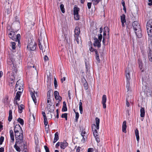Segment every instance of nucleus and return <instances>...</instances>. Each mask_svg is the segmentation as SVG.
<instances>
[{"instance_id": "49530a36", "label": "nucleus", "mask_w": 152, "mask_h": 152, "mask_svg": "<svg viewBox=\"0 0 152 152\" xmlns=\"http://www.w3.org/2000/svg\"><path fill=\"white\" fill-rule=\"evenodd\" d=\"M54 85L55 88L58 86L57 82L55 78H54Z\"/></svg>"}, {"instance_id": "c85d7f7f", "label": "nucleus", "mask_w": 152, "mask_h": 152, "mask_svg": "<svg viewBox=\"0 0 152 152\" xmlns=\"http://www.w3.org/2000/svg\"><path fill=\"white\" fill-rule=\"evenodd\" d=\"M135 133L136 137L137 140V141L139 142L140 140V137L139 136V131L137 129L135 130Z\"/></svg>"}, {"instance_id": "aec40b11", "label": "nucleus", "mask_w": 152, "mask_h": 152, "mask_svg": "<svg viewBox=\"0 0 152 152\" xmlns=\"http://www.w3.org/2000/svg\"><path fill=\"white\" fill-rule=\"evenodd\" d=\"M54 94L55 98L56 100L61 101L62 98L59 95V94L58 91H56L54 92Z\"/></svg>"}, {"instance_id": "c9c22d12", "label": "nucleus", "mask_w": 152, "mask_h": 152, "mask_svg": "<svg viewBox=\"0 0 152 152\" xmlns=\"http://www.w3.org/2000/svg\"><path fill=\"white\" fill-rule=\"evenodd\" d=\"M104 33H103V38H106V37L105 36H106V31L105 30H107L108 31V33L109 32V30L108 28L107 27H105L104 28Z\"/></svg>"}, {"instance_id": "ddd939ff", "label": "nucleus", "mask_w": 152, "mask_h": 152, "mask_svg": "<svg viewBox=\"0 0 152 152\" xmlns=\"http://www.w3.org/2000/svg\"><path fill=\"white\" fill-rule=\"evenodd\" d=\"M15 134L22 132L21 128L19 124H17L15 125L14 129Z\"/></svg>"}, {"instance_id": "2f4dec72", "label": "nucleus", "mask_w": 152, "mask_h": 152, "mask_svg": "<svg viewBox=\"0 0 152 152\" xmlns=\"http://www.w3.org/2000/svg\"><path fill=\"white\" fill-rule=\"evenodd\" d=\"M82 103L81 102V100H80L79 102V109L80 110V112L81 114H82L83 113V107H82Z\"/></svg>"}, {"instance_id": "09e8293b", "label": "nucleus", "mask_w": 152, "mask_h": 152, "mask_svg": "<svg viewBox=\"0 0 152 152\" xmlns=\"http://www.w3.org/2000/svg\"><path fill=\"white\" fill-rule=\"evenodd\" d=\"M4 137L1 136L0 138V145H2L4 140Z\"/></svg>"}, {"instance_id": "e433bc0d", "label": "nucleus", "mask_w": 152, "mask_h": 152, "mask_svg": "<svg viewBox=\"0 0 152 152\" xmlns=\"http://www.w3.org/2000/svg\"><path fill=\"white\" fill-rule=\"evenodd\" d=\"M24 106L23 104H21L20 106H18V112L20 113H21L22 112V109Z\"/></svg>"}, {"instance_id": "5701e85b", "label": "nucleus", "mask_w": 152, "mask_h": 152, "mask_svg": "<svg viewBox=\"0 0 152 152\" xmlns=\"http://www.w3.org/2000/svg\"><path fill=\"white\" fill-rule=\"evenodd\" d=\"M10 136L11 139V142H13L14 141V133L12 130H10Z\"/></svg>"}, {"instance_id": "9d476101", "label": "nucleus", "mask_w": 152, "mask_h": 152, "mask_svg": "<svg viewBox=\"0 0 152 152\" xmlns=\"http://www.w3.org/2000/svg\"><path fill=\"white\" fill-rule=\"evenodd\" d=\"M27 47L31 50H34L36 48V45L35 42H31L28 44Z\"/></svg>"}, {"instance_id": "6e6552de", "label": "nucleus", "mask_w": 152, "mask_h": 152, "mask_svg": "<svg viewBox=\"0 0 152 152\" xmlns=\"http://www.w3.org/2000/svg\"><path fill=\"white\" fill-rule=\"evenodd\" d=\"M146 28L148 36L150 37H152V21L151 20H149L147 22Z\"/></svg>"}, {"instance_id": "4468645a", "label": "nucleus", "mask_w": 152, "mask_h": 152, "mask_svg": "<svg viewBox=\"0 0 152 152\" xmlns=\"http://www.w3.org/2000/svg\"><path fill=\"white\" fill-rule=\"evenodd\" d=\"M102 99V104L103 108L104 109L106 108V103L107 101V97L105 95H103Z\"/></svg>"}, {"instance_id": "8fccbe9b", "label": "nucleus", "mask_w": 152, "mask_h": 152, "mask_svg": "<svg viewBox=\"0 0 152 152\" xmlns=\"http://www.w3.org/2000/svg\"><path fill=\"white\" fill-rule=\"evenodd\" d=\"M44 125H45V126H47V125L48 124V122L47 120V118H44Z\"/></svg>"}, {"instance_id": "864d4df0", "label": "nucleus", "mask_w": 152, "mask_h": 152, "mask_svg": "<svg viewBox=\"0 0 152 152\" xmlns=\"http://www.w3.org/2000/svg\"><path fill=\"white\" fill-rule=\"evenodd\" d=\"M91 2H88L87 3V6L88 9H90L91 8Z\"/></svg>"}, {"instance_id": "9b49d317", "label": "nucleus", "mask_w": 152, "mask_h": 152, "mask_svg": "<svg viewBox=\"0 0 152 152\" xmlns=\"http://www.w3.org/2000/svg\"><path fill=\"white\" fill-rule=\"evenodd\" d=\"M30 94L32 99L34 102L35 105L37 104V99L35 95V94H36V95H37V92H35L34 91L33 89H31L30 90Z\"/></svg>"}, {"instance_id": "5fc2aeb1", "label": "nucleus", "mask_w": 152, "mask_h": 152, "mask_svg": "<svg viewBox=\"0 0 152 152\" xmlns=\"http://www.w3.org/2000/svg\"><path fill=\"white\" fill-rule=\"evenodd\" d=\"M42 114L43 116L44 119V118L45 119V118H47V117H46V114L45 112H42Z\"/></svg>"}, {"instance_id": "0e129e2a", "label": "nucleus", "mask_w": 152, "mask_h": 152, "mask_svg": "<svg viewBox=\"0 0 152 152\" xmlns=\"http://www.w3.org/2000/svg\"><path fill=\"white\" fill-rule=\"evenodd\" d=\"M105 38H103L102 42L103 44L104 45L105 43Z\"/></svg>"}, {"instance_id": "774afa93", "label": "nucleus", "mask_w": 152, "mask_h": 152, "mask_svg": "<svg viewBox=\"0 0 152 152\" xmlns=\"http://www.w3.org/2000/svg\"><path fill=\"white\" fill-rule=\"evenodd\" d=\"M121 4H122L123 7L125 6L124 1L123 0L122 1Z\"/></svg>"}, {"instance_id": "423d86ee", "label": "nucleus", "mask_w": 152, "mask_h": 152, "mask_svg": "<svg viewBox=\"0 0 152 152\" xmlns=\"http://www.w3.org/2000/svg\"><path fill=\"white\" fill-rule=\"evenodd\" d=\"M98 36V39L96 38H94V45L95 46H97L98 48L101 47L100 42L101 41L102 38V35L101 34H99Z\"/></svg>"}, {"instance_id": "79ce46f5", "label": "nucleus", "mask_w": 152, "mask_h": 152, "mask_svg": "<svg viewBox=\"0 0 152 152\" xmlns=\"http://www.w3.org/2000/svg\"><path fill=\"white\" fill-rule=\"evenodd\" d=\"M74 18L76 20H78L79 19V15L78 13L74 14Z\"/></svg>"}, {"instance_id": "052dcab7", "label": "nucleus", "mask_w": 152, "mask_h": 152, "mask_svg": "<svg viewBox=\"0 0 152 152\" xmlns=\"http://www.w3.org/2000/svg\"><path fill=\"white\" fill-rule=\"evenodd\" d=\"M44 59L45 61H47L48 59V57L46 55L45 56Z\"/></svg>"}, {"instance_id": "dca6fc26", "label": "nucleus", "mask_w": 152, "mask_h": 152, "mask_svg": "<svg viewBox=\"0 0 152 152\" xmlns=\"http://www.w3.org/2000/svg\"><path fill=\"white\" fill-rule=\"evenodd\" d=\"M9 36L10 38L12 40H15V39L16 35L14 31H10V33L9 34Z\"/></svg>"}, {"instance_id": "393cba45", "label": "nucleus", "mask_w": 152, "mask_h": 152, "mask_svg": "<svg viewBox=\"0 0 152 152\" xmlns=\"http://www.w3.org/2000/svg\"><path fill=\"white\" fill-rule=\"evenodd\" d=\"M140 116L142 117H143L145 116V111L144 110V108L141 107V109L140 110Z\"/></svg>"}, {"instance_id": "bb28decb", "label": "nucleus", "mask_w": 152, "mask_h": 152, "mask_svg": "<svg viewBox=\"0 0 152 152\" xmlns=\"http://www.w3.org/2000/svg\"><path fill=\"white\" fill-rule=\"evenodd\" d=\"M59 133L58 132H56L55 134V137L53 140V143H55L59 139Z\"/></svg>"}, {"instance_id": "1a4fd4ad", "label": "nucleus", "mask_w": 152, "mask_h": 152, "mask_svg": "<svg viewBox=\"0 0 152 152\" xmlns=\"http://www.w3.org/2000/svg\"><path fill=\"white\" fill-rule=\"evenodd\" d=\"M74 37H75V41H76L77 43L79 44V39L78 37L79 36V34L80 33V28L78 27H75L74 30Z\"/></svg>"}, {"instance_id": "69168bd1", "label": "nucleus", "mask_w": 152, "mask_h": 152, "mask_svg": "<svg viewBox=\"0 0 152 152\" xmlns=\"http://www.w3.org/2000/svg\"><path fill=\"white\" fill-rule=\"evenodd\" d=\"M4 148L3 147H1L0 148V152H4Z\"/></svg>"}, {"instance_id": "72a5a7b5", "label": "nucleus", "mask_w": 152, "mask_h": 152, "mask_svg": "<svg viewBox=\"0 0 152 152\" xmlns=\"http://www.w3.org/2000/svg\"><path fill=\"white\" fill-rule=\"evenodd\" d=\"M148 58L150 61H152V50H150L148 54Z\"/></svg>"}, {"instance_id": "a211bd4d", "label": "nucleus", "mask_w": 152, "mask_h": 152, "mask_svg": "<svg viewBox=\"0 0 152 152\" xmlns=\"http://www.w3.org/2000/svg\"><path fill=\"white\" fill-rule=\"evenodd\" d=\"M82 83L85 89L87 90L88 88V85L86 80L84 77L82 79Z\"/></svg>"}, {"instance_id": "6e6d98bb", "label": "nucleus", "mask_w": 152, "mask_h": 152, "mask_svg": "<svg viewBox=\"0 0 152 152\" xmlns=\"http://www.w3.org/2000/svg\"><path fill=\"white\" fill-rule=\"evenodd\" d=\"M94 151L93 149L92 148H89L88 149L87 152H92Z\"/></svg>"}, {"instance_id": "f3484780", "label": "nucleus", "mask_w": 152, "mask_h": 152, "mask_svg": "<svg viewBox=\"0 0 152 152\" xmlns=\"http://www.w3.org/2000/svg\"><path fill=\"white\" fill-rule=\"evenodd\" d=\"M81 135L83 137V139L82 140V142H84L87 139L86 133L85 131L83 130L81 132Z\"/></svg>"}, {"instance_id": "c03bdc74", "label": "nucleus", "mask_w": 152, "mask_h": 152, "mask_svg": "<svg viewBox=\"0 0 152 152\" xmlns=\"http://www.w3.org/2000/svg\"><path fill=\"white\" fill-rule=\"evenodd\" d=\"M61 117L65 118V120H67V114L65 113L62 114L61 115Z\"/></svg>"}, {"instance_id": "7c9ffc66", "label": "nucleus", "mask_w": 152, "mask_h": 152, "mask_svg": "<svg viewBox=\"0 0 152 152\" xmlns=\"http://www.w3.org/2000/svg\"><path fill=\"white\" fill-rule=\"evenodd\" d=\"M67 110L66 105L65 102H63V107L62 109V111L65 112Z\"/></svg>"}, {"instance_id": "0eeeda50", "label": "nucleus", "mask_w": 152, "mask_h": 152, "mask_svg": "<svg viewBox=\"0 0 152 152\" xmlns=\"http://www.w3.org/2000/svg\"><path fill=\"white\" fill-rule=\"evenodd\" d=\"M23 83L22 80L19 79L15 85V89L17 91L18 90L23 91Z\"/></svg>"}, {"instance_id": "338daca9", "label": "nucleus", "mask_w": 152, "mask_h": 152, "mask_svg": "<svg viewBox=\"0 0 152 152\" xmlns=\"http://www.w3.org/2000/svg\"><path fill=\"white\" fill-rule=\"evenodd\" d=\"M66 79L65 77H63V78H61V80L62 83H63V81H65Z\"/></svg>"}, {"instance_id": "20e7f679", "label": "nucleus", "mask_w": 152, "mask_h": 152, "mask_svg": "<svg viewBox=\"0 0 152 152\" xmlns=\"http://www.w3.org/2000/svg\"><path fill=\"white\" fill-rule=\"evenodd\" d=\"M16 143H18V145L23 144H25L23 142V136L22 132L17 133L15 134Z\"/></svg>"}, {"instance_id": "c756f323", "label": "nucleus", "mask_w": 152, "mask_h": 152, "mask_svg": "<svg viewBox=\"0 0 152 152\" xmlns=\"http://www.w3.org/2000/svg\"><path fill=\"white\" fill-rule=\"evenodd\" d=\"M9 117H8V120L9 121H11V120L12 119V110H9Z\"/></svg>"}, {"instance_id": "473e14b6", "label": "nucleus", "mask_w": 152, "mask_h": 152, "mask_svg": "<svg viewBox=\"0 0 152 152\" xmlns=\"http://www.w3.org/2000/svg\"><path fill=\"white\" fill-rule=\"evenodd\" d=\"M20 34H18L16 36V39L15 40L16 41H18V44L20 43Z\"/></svg>"}, {"instance_id": "4be33fe9", "label": "nucleus", "mask_w": 152, "mask_h": 152, "mask_svg": "<svg viewBox=\"0 0 152 152\" xmlns=\"http://www.w3.org/2000/svg\"><path fill=\"white\" fill-rule=\"evenodd\" d=\"M22 145V144L18 145V143H16V142H15L14 147L16 150L18 151L17 152H20L21 151L20 147H21Z\"/></svg>"}, {"instance_id": "4d7b16f0", "label": "nucleus", "mask_w": 152, "mask_h": 152, "mask_svg": "<svg viewBox=\"0 0 152 152\" xmlns=\"http://www.w3.org/2000/svg\"><path fill=\"white\" fill-rule=\"evenodd\" d=\"M96 137V141L97 142V143H99L100 141L99 138V137Z\"/></svg>"}, {"instance_id": "412c9836", "label": "nucleus", "mask_w": 152, "mask_h": 152, "mask_svg": "<svg viewBox=\"0 0 152 152\" xmlns=\"http://www.w3.org/2000/svg\"><path fill=\"white\" fill-rule=\"evenodd\" d=\"M121 20L123 27L125 26L124 23L126 22L125 16L124 14H123L121 16Z\"/></svg>"}, {"instance_id": "13d9d810", "label": "nucleus", "mask_w": 152, "mask_h": 152, "mask_svg": "<svg viewBox=\"0 0 152 152\" xmlns=\"http://www.w3.org/2000/svg\"><path fill=\"white\" fill-rule=\"evenodd\" d=\"M149 3L148 4L149 6H151L152 5V0H148Z\"/></svg>"}, {"instance_id": "f8f14e48", "label": "nucleus", "mask_w": 152, "mask_h": 152, "mask_svg": "<svg viewBox=\"0 0 152 152\" xmlns=\"http://www.w3.org/2000/svg\"><path fill=\"white\" fill-rule=\"evenodd\" d=\"M130 70L129 67H127L126 69V76L127 79V83L126 85V87L127 86H129V80L130 79V77L129 76V73L130 72Z\"/></svg>"}, {"instance_id": "a18cd8bd", "label": "nucleus", "mask_w": 152, "mask_h": 152, "mask_svg": "<svg viewBox=\"0 0 152 152\" xmlns=\"http://www.w3.org/2000/svg\"><path fill=\"white\" fill-rule=\"evenodd\" d=\"M74 111L75 112V110H74ZM75 112V121L76 122H77L78 121V119L79 117V114L77 112Z\"/></svg>"}, {"instance_id": "603ef678", "label": "nucleus", "mask_w": 152, "mask_h": 152, "mask_svg": "<svg viewBox=\"0 0 152 152\" xmlns=\"http://www.w3.org/2000/svg\"><path fill=\"white\" fill-rule=\"evenodd\" d=\"M5 11L6 12H7L8 14H9L10 12V9L9 8L5 9Z\"/></svg>"}, {"instance_id": "7ed1b4c3", "label": "nucleus", "mask_w": 152, "mask_h": 152, "mask_svg": "<svg viewBox=\"0 0 152 152\" xmlns=\"http://www.w3.org/2000/svg\"><path fill=\"white\" fill-rule=\"evenodd\" d=\"M132 26L136 35L138 37H141L142 34L139 24L137 21H134L133 23Z\"/></svg>"}, {"instance_id": "de8ad7c7", "label": "nucleus", "mask_w": 152, "mask_h": 152, "mask_svg": "<svg viewBox=\"0 0 152 152\" xmlns=\"http://www.w3.org/2000/svg\"><path fill=\"white\" fill-rule=\"evenodd\" d=\"M139 66L140 69L141 70L142 69V62L140 61H139Z\"/></svg>"}, {"instance_id": "f704fd0d", "label": "nucleus", "mask_w": 152, "mask_h": 152, "mask_svg": "<svg viewBox=\"0 0 152 152\" xmlns=\"http://www.w3.org/2000/svg\"><path fill=\"white\" fill-rule=\"evenodd\" d=\"M79 9L77 7H75L74 8V14L78 13Z\"/></svg>"}, {"instance_id": "ea45409f", "label": "nucleus", "mask_w": 152, "mask_h": 152, "mask_svg": "<svg viewBox=\"0 0 152 152\" xmlns=\"http://www.w3.org/2000/svg\"><path fill=\"white\" fill-rule=\"evenodd\" d=\"M18 121L21 125H23L24 124V121L21 118H19L18 119Z\"/></svg>"}, {"instance_id": "4c0bfd02", "label": "nucleus", "mask_w": 152, "mask_h": 152, "mask_svg": "<svg viewBox=\"0 0 152 152\" xmlns=\"http://www.w3.org/2000/svg\"><path fill=\"white\" fill-rule=\"evenodd\" d=\"M102 0H92V1L94 5H96L98 4Z\"/></svg>"}, {"instance_id": "b1692460", "label": "nucleus", "mask_w": 152, "mask_h": 152, "mask_svg": "<svg viewBox=\"0 0 152 152\" xmlns=\"http://www.w3.org/2000/svg\"><path fill=\"white\" fill-rule=\"evenodd\" d=\"M126 127L127 126L126 125V121H124L123 123L122 127V131L124 133H126Z\"/></svg>"}, {"instance_id": "bf43d9fd", "label": "nucleus", "mask_w": 152, "mask_h": 152, "mask_svg": "<svg viewBox=\"0 0 152 152\" xmlns=\"http://www.w3.org/2000/svg\"><path fill=\"white\" fill-rule=\"evenodd\" d=\"M59 145L60 146V142H58L56 145V148L58 147Z\"/></svg>"}, {"instance_id": "a19ab883", "label": "nucleus", "mask_w": 152, "mask_h": 152, "mask_svg": "<svg viewBox=\"0 0 152 152\" xmlns=\"http://www.w3.org/2000/svg\"><path fill=\"white\" fill-rule=\"evenodd\" d=\"M60 9L63 13L65 12V9L64 8V5L63 4H61L60 6Z\"/></svg>"}, {"instance_id": "58836bf2", "label": "nucleus", "mask_w": 152, "mask_h": 152, "mask_svg": "<svg viewBox=\"0 0 152 152\" xmlns=\"http://www.w3.org/2000/svg\"><path fill=\"white\" fill-rule=\"evenodd\" d=\"M16 44L15 42H12L11 43V46L12 47V49L13 50H15L16 48L15 47Z\"/></svg>"}, {"instance_id": "680f3d73", "label": "nucleus", "mask_w": 152, "mask_h": 152, "mask_svg": "<svg viewBox=\"0 0 152 152\" xmlns=\"http://www.w3.org/2000/svg\"><path fill=\"white\" fill-rule=\"evenodd\" d=\"M95 50L96 49H94V48H93L92 47H91L89 48V50L91 52H93L94 51V50Z\"/></svg>"}, {"instance_id": "2eb2a0df", "label": "nucleus", "mask_w": 152, "mask_h": 152, "mask_svg": "<svg viewBox=\"0 0 152 152\" xmlns=\"http://www.w3.org/2000/svg\"><path fill=\"white\" fill-rule=\"evenodd\" d=\"M47 108L48 111L50 112H53L54 110V107L52 106V103L51 102H50V103L47 104Z\"/></svg>"}, {"instance_id": "e2e57ef3", "label": "nucleus", "mask_w": 152, "mask_h": 152, "mask_svg": "<svg viewBox=\"0 0 152 152\" xmlns=\"http://www.w3.org/2000/svg\"><path fill=\"white\" fill-rule=\"evenodd\" d=\"M81 148L80 147H78L76 149V152H79L80 150V149Z\"/></svg>"}, {"instance_id": "cd10ccee", "label": "nucleus", "mask_w": 152, "mask_h": 152, "mask_svg": "<svg viewBox=\"0 0 152 152\" xmlns=\"http://www.w3.org/2000/svg\"><path fill=\"white\" fill-rule=\"evenodd\" d=\"M94 51L96 54V58L97 62L99 63L100 62V60L99 58V53L96 50H94Z\"/></svg>"}, {"instance_id": "f257e3e1", "label": "nucleus", "mask_w": 152, "mask_h": 152, "mask_svg": "<svg viewBox=\"0 0 152 152\" xmlns=\"http://www.w3.org/2000/svg\"><path fill=\"white\" fill-rule=\"evenodd\" d=\"M39 48L42 50L43 55H47L49 53V48L47 41L45 42L44 40L39 39Z\"/></svg>"}, {"instance_id": "3c124183", "label": "nucleus", "mask_w": 152, "mask_h": 152, "mask_svg": "<svg viewBox=\"0 0 152 152\" xmlns=\"http://www.w3.org/2000/svg\"><path fill=\"white\" fill-rule=\"evenodd\" d=\"M44 148L46 152H49V150L48 148L46 145L44 146Z\"/></svg>"}, {"instance_id": "a878e982", "label": "nucleus", "mask_w": 152, "mask_h": 152, "mask_svg": "<svg viewBox=\"0 0 152 152\" xmlns=\"http://www.w3.org/2000/svg\"><path fill=\"white\" fill-rule=\"evenodd\" d=\"M22 92V91H19L17 92L15 97L16 99L18 100H20L21 94Z\"/></svg>"}, {"instance_id": "6ab92c4d", "label": "nucleus", "mask_w": 152, "mask_h": 152, "mask_svg": "<svg viewBox=\"0 0 152 152\" xmlns=\"http://www.w3.org/2000/svg\"><path fill=\"white\" fill-rule=\"evenodd\" d=\"M68 145V143L65 140L63 142H60V148L62 149H64Z\"/></svg>"}, {"instance_id": "37998d69", "label": "nucleus", "mask_w": 152, "mask_h": 152, "mask_svg": "<svg viewBox=\"0 0 152 152\" xmlns=\"http://www.w3.org/2000/svg\"><path fill=\"white\" fill-rule=\"evenodd\" d=\"M51 92V89L49 90L48 91L47 94V99H50V94Z\"/></svg>"}, {"instance_id": "f03ea898", "label": "nucleus", "mask_w": 152, "mask_h": 152, "mask_svg": "<svg viewBox=\"0 0 152 152\" xmlns=\"http://www.w3.org/2000/svg\"><path fill=\"white\" fill-rule=\"evenodd\" d=\"M99 119L97 118H96L95 119V123L96 125L94 124L92 125V129L94 137H98V133L97 130H98L99 129Z\"/></svg>"}, {"instance_id": "39448f33", "label": "nucleus", "mask_w": 152, "mask_h": 152, "mask_svg": "<svg viewBox=\"0 0 152 152\" xmlns=\"http://www.w3.org/2000/svg\"><path fill=\"white\" fill-rule=\"evenodd\" d=\"M18 61L16 57L13 55L10 56L9 58L7 60L8 64L13 66L14 68L13 69H15L16 66V62Z\"/></svg>"}]
</instances>
